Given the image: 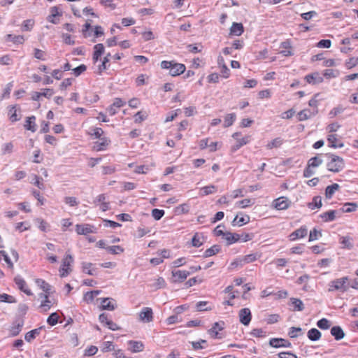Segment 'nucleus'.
Masks as SVG:
<instances>
[{"label": "nucleus", "mask_w": 358, "mask_h": 358, "mask_svg": "<svg viewBox=\"0 0 358 358\" xmlns=\"http://www.w3.org/2000/svg\"><path fill=\"white\" fill-rule=\"evenodd\" d=\"M160 67L163 70H168L169 74L172 77L178 76L185 72V64L178 63L176 60H164L160 63Z\"/></svg>", "instance_id": "obj_1"}, {"label": "nucleus", "mask_w": 358, "mask_h": 358, "mask_svg": "<svg viewBox=\"0 0 358 358\" xmlns=\"http://www.w3.org/2000/svg\"><path fill=\"white\" fill-rule=\"evenodd\" d=\"M326 155L329 158V162L327 164L328 171L338 173L344 169L345 163L342 157L331 153Z\"/></svg>", "instance_id": "obj_2"}, {"label": "nucleus", "mask_w": 358, "mask_h": 358, "mask_svg": "<svg viewBox=\"0 0 358 358\" xmlns=\"http://www.w3.org/2000/svg\"><path fill=\"white\" fill-rule=\"evenodd\" d=\"M349 288V278L345 276L341 278L335 279L329 284V292L339 291L341 292H346Z\"/></svg>", "instance_id": "obj_3"}, {"label": "nucleus", "mask_w": 358, "mask_h": 358, "mask_svg": "<svg viewBox=\"0 0 358 358\" xmlns=\"http://www.w3.org/2000/svg\"><path fill=\"white\" fill-rule=\"evenodd\" d=\"M74 259L71 254L66 253L62 262V265L59 269V276L61 278H66L72 272V264Z\"/></svg>", "instance_id": "obj_4"}, {"label": "nucleus", "mask_w": 358, "mask_h": 358, "mask_svg": "<svg viewBox=\"0 0 358 358\" xmlns=\"http://www.w3.org/2000/svg\"><path fill=\"white\" fill-rule=\"evenodd\" d=\"M239 321L245 326H248L252 319L251 311L248 308H244L240 310L238 313Z\"/></svg>", "instance_id": "obj_5"}, {"label": "nucleus", "mask_w": 358, "mask_h": 358, "mask_svg": "<svg viewBox=\"0 0 358 358\" xmlns=\"http://www.w3.org/2000/svg\"><path fill=\"white\" fill-rule=\"evenodd\" d=\"M290 201L285 196L275 199L273 201V206L279 210H286L289 206Z\"/></svg>", "instance_id": "obj_6"}, {"label": "nucleus", "mask_w": 358, "mask_h": 358, "mask_svg": "<svg viewBox=\"0 0 358 358\" xmlns=\"http://www.w3.org/2000/svg\"><path fill=\"white\" fill-rule=\"evenodd\" d=\"M269 345L271 347L275 348H282V347H284V348H291L292 347V344L289 341L284 339V338H273L270 339Z\"/></svg>", "instance_id": "obj_7"}, {"label": "nucleus", "mask_w": 358, "mask_h": 358, "mask_svg": "<svg viewBox=\"0 0 358 358\" xmlns=\"http://www.w3.org/2000/svg\"><path fill=\"white\" fill-rule=\"evenodd\" d=\"M224 322L223 321L216 322L213 324L212 328L208 330V334L213 338H221L222 337L220 336L218 331H222L224 329Z\"/></svg>", "instance_id": "obj_8"}, {"label": "nucleus", "mask_w": 358, "mask_h": 358, "mask_svg": "<svg viewBox=\"0 0 358 358\" xmlns=\"http://www.w3.org/2000/svg\"><path fill=\"white\" fill-rule=\"evenodd\" d=\"M317 113L318 109H303L298 113L297 118L299 121H304L316 115Z\"/></svg>", "instance_id": "obj_9"}, {"label": "nucleus", "mask_w": 358, "mask_h": 358, "mask_svg": "<svg viewBox=\"0 0 358 358\" xmlns=\"http://www.w3.org/2000/svg\"><path fill=\"white\" fill-rule=\"evenodd\" d=\"M308 233V229L306 226H301L299 229L291 233L289 236V240L294 241L297 239L304 238Z\"/></svg>", "instance_id": "obj_10"}, {"label": "nucleus", "mask_w": 358, "mask_h": 358, "mask_svg": "<svg viewBox=\"0 0 358 358\" xmlns=\"http://www.w3.org/2000/svg\"><path fill=\"white\" fill-rule=\"evenodd\" d=\"M110 140L107 137H103L99 141L94 143L93 149L96 151L106 150L108 145L110 144Z\"/></svg>", "instance_id": "obj_11"}, {"label": "nucleus", "mask_w": 358, "mask_h": 358, "mask_svg": "<svg viewBox=\"0 0 358 358\" xmlns=\"http://www.w3.org/2000/svg\"><path fill=\"white\" fill-rule=\"evenodd\" d=\"M14 282L22 292L29 296L32 294L31 290L27 287L26 281L20 275H16L14 278Z\"/></svg>", "instance_id": "obj_12"}, {"label": "nucleus", "mask_w": 358, "mask_h": 358, "mask_svg": "<svg viewBox=\"0 0 358 358\" xmlns=\"http://www.w3.org/2000/svg\"><path fill=\"white\" fill-rule=\"evenodd\" d=\"M139 317L141 321L144 322H150L153 319V312L152 308L145 307L142 309L139 313Z\"/></svg>", "instance_id": "obj_13"}, {"label": "nucleus", "mask_w": 358, "mask_h": 358, "mask_svg": "<svg viewBox=\"0 0 358 358\" xmlns=\"http://www.w3.org/2000/svg\"><path fill=\"white\" fill-rule=\"evenodd\" d=\"M191 272L182 270H174L172 271V276L175 278V282H183L189 275Z\"/></svg>", "instance_id": "obj_14"}, {"label": "nucleus", "mask_w": 358, "mask_h": 358, "mask_svg": "<svg viewBox=\"0 0 358 358\" xmlns=\"http://www.w3.org/2000/svg\"><path fill=\"white\" fill-rule=\"evenodd\" d=\"M306 81L311 85H317L323 82V78L318 72L308 74L305 76Z\"/></svg>", "instance_id": "obj_15"}, {"label": "nucleus", "mask_w": 358, "mask_h": 358, "mask_svg": "<svg viewBox=\"0 0 358 358\" xmlns=\"http://www.w3.org/2000/svg\"><path fill=\"white\" fill-rule=\"evenodd\" d=\"M62 15V13L59 11V8L57 6H52L50 8V14L47 17V20L57 24L59 23V20L56 19V17Z\"/></svg>", "instance_id": "obj_16"}, {"label": "nucleus", "mask_w": 358, "mask_h": 358, "mask_svg": "<svg viewBox=\"0 0 358 358\" xmlns=\"http://www.w3.org/2000/svg\"><path fill=\"white\" fill-rule=\"evenodd\" d=\"M24 325V321L22 319L16 320L12 324V327L10 329V334L13 336H17L22 330V328Z\"/></svg>", "instance_id": "obj_17"}, {"label": "nucleus", "mask_w": 358, "mask_h": 358, "mask_svg": "<svg viewBox=\"0 0 358 358\" xmlns=\"http://www.w3.org/2000/svg\"><path fill=\"white\" fill-rule=\"evenodd\" d=\"M82 271L83 273L90 275H97V268L94 266V264L90 262H83Z\"/></svg>", "instance_id": "obj_18"}, {"label": "nucleus", "mask_w": 358, "mask_h": 358, "mask_svg": "<svg viewBox=\"0 0 358 358\" xmlns=\"http://www.w3.org/2000/svg\"><path fill=\"white\" fill-rule=\"evenodd\" d=\"M337 211L330 210L320 215V217L324 222H330L336 220Z\"/></svg>", "instance_id": "obj_19"}, {"label": "nucleus", "mask_w": 358, "mask_h": 358, "mask_svg": "<svg viewBox=\"0 0 358 358\" xmlns=\"http://www.w3.org/2000/svg\"><path fill=\"white\" fill-rule=\"evenodd\" d=\"M104 50L105 48L102 43H98L94 46L92 59L94 63L99 61L100 57L103 54Z\"/></svg>", "instance_id": "obj_20"}, {"label": "nucleus", "mask_w": 358, "mask_h": 358, "mask_svg": "<svg viewBox=\"0 0 358 358\" xmlns=\"http://www.w3.org/2000/svg\"><path fill=\"white\" fill-rule=\"evenodd\" d=\"M115 308V300L112 298L101 299V309L113 310Z\"/></svg>", "instance_id": "obj_21"}, {"label": "nucleus", "mask_w": 358, "mask_h": 358, "mask_svg": "<svg viewBox=\"0 0 358 358\" xmlns=\"http://www.w3.org/2000/svg\"><path fill=\"white\" fill-rule=\"evenodd\" d=\"M241 136V133L235 132L234 134H233L232 137L237 141L238 143L240 144L241 147H243L245 145H247L251 141V136L247 135L242 138H240Z\"/></svg>", "instance_id": "obj_22"}, {"label": "nucleus", "mask_w": 358, "mask_h": 358, "mask_svg": "<svg viewBox=\"0 0 358 358\" xmlns=\"http://www.w3.org/2000/svg\"><path fill=\"white\" fill-rule=\"evenodd\" d=\"M128 345L129 350L134 353L141 352L144 349V345L141 341H129Z\"/></svg>", "instance_id": "obj_23"}, {"label": "nucleus", "mask_w": 358, "mask_h": 358, "mask_svg": "<svg viewBox=\"0 0 358 358\" xmlns=\"http://www.w3.org/2000/svg\"><path fill=\"white\" fill-rule=\"evenodd\" d=\"M244 31L243 25L241 23L234 22L230 28V34L239 36Z\"/></svg>", "instance_id": "obj_24"}, {"label": "nucleus", "mask_w": 358, "mask_h": 358, "mask_svg": "<svg viewBox=\"0 0 358 358\" xmlns=\"http://www.w3.org/2000/svg\"><path fill=\"white\" fill-rule=\"evenodd\" d=\"M331 334L336 341H340L345 336V333L340 326H334L331 327Z\"/></svg>", "instance_id": "obj_25"}, {"label": "nucleus", "mask_w": 358, "mask_h": 358, "mask_svg": "<svg viewBox=\"0 0 358 358\" xmlns=\"http://www.w3.org/2000/svg\"><path fill=\"white\" fill-rule=\"evenodd\" d=\"M76 232L80 235H87L88 234L92 233V227L90 224H77L76 226Z\"/></svg>", "instance_id": "obj_26"}, {"label": "nucleus", "mask_w": 358, "mask_h": 358, "mask_svg": "<svg viewBox=\"0 0 358 358\" xmlns=\"http://www.w3.org/2000/svg\"><path fill=\"white\" fill-rule=\"evenodd\" d=\"M24 127L27 130L35 132L36 131V117L34 115L28 117Z\"/></svg>", "instance_id": "obj_27"}, {"label": "nucleus", "mask_w": 358, "mask_h": 358, "mask_svg": "<svg viewBox=\"0 0 358 358\" xmlns=\"http://www.w3.org/2000/svg\"><path fill=\"white\" fill-rule=\"evenodd\" d=\"M224 238L227 242V245H231L234 243L240 241L241 235L236 233L227 232Z\"/></svg>", "instance_id": "obj_28"}, {"label": "nucleus", "mask_w": 358, "mask_h": 358, "mask_svg": "<svg viewBox=\"0 0 358 358\" xmlns=\"http://www.w3.org/2000/svg\"><path fill=\"white\" fill-rule=\"evenodd\" d=\"M280 48L284 49L280 51V54H282L283 56L289 57L293 55V52L291 50L290 43L288 41L282 42L280 44Z\"/></svg>", "instance_id": "obj_29"}, {"label": "nucleus", "mask_w": 358, "mask_h": 358, "mask_svg": "<svg viewBox=\"0 0 358 358\" xmlns=\"http://www.w3.org/2000/svg\"><path fill=\"white\" fill-rule=\"evenodd\" d=\"M321 336V332L316 328L310 329L307 333V336L311 341H317L320 340Z\"/></svg>", "instance_id": "obj_30"}, {"label": "nucleus", "mask_w": 358, "mask_h": 358, "mask_svg": "<svg viewBox=\"0 0 358 358\" xmlns=\"http://www.w3.org/2000/svg\"><path fill=\"white\" fill-rule=\"evenodd\" d=\"M340 188V186L337 183H334L331 185H329L325 189V196L327 199H330L332 198L335 192Z\"/></svg>", "instance_id": "obj_31"}, {"label": "nucleus", "mask_w": 358, "mask_h": 358, "mask_svg": "<svg viewBox=\"0 0 358 358\" xmlns=\"http://www.w3.org/2000/svg\"><path fill=\"white\" fill-rule=\"evenodd\" d=\"M217 187L213 185L203 187L200 189V196H204L213 194L217 191Z\"/></svg>", "instance_id": "obj_32"}, {"label": "nucleus", "mask_w": 358, "mask_h": 358, "mask_svg": "<svg viewBox=\"0 0 358 358\" xmlns=\"http://www.w3.org/2000/svg\"><path fill=\"white\" fill-rule=\"evenodd\" d=\"M290 301L293 306V311H302L304 309V305L303 301L296 298H291Z\"/></svg>", "instance_id": "obj_33"}, {"label": "nucleus", "mask_w": 358, "mask_h": 358, "mask_svg": "<svg viewBox=\"0 0 358 358\" xmlns=\"http://www.w3.org/2000/svg\"><path fill=\"white\" fill-rule=\"evenodd\" d=\"M36 283L41 289H43L45 294H49L51 290V286L49 283H48L45 280L43 279H36Z\"/></svg>", "instance_id": "obj_34"}, {"label": "nucleus", "mask_w": 358, "mask_h": 358, "mask_svg": "<svg viewBox=\"0 0 358 358\" xmlns=\"http://www.w3.org/2000/svg\"><path fill=\"white\" fill-rule=\"evenodd\" d=\"M261 254L255 252L245 255L242 257L244 265L246 264L252 263L260 258Z\"/></svg>", "instance_id": "obj_35"}, {"label": "nucleus", "mask_w": 358, "mask_h": 358, "mask_svg": "<svg viewBox=\"0 0 358 358\" xmlns=\"http://www.w3.org/2000/svg\"><path fill=\"white\" fill-rule=\"evenodd\" d=\"M250 222V217L248 215L242 216L241 217L237 215L234 220L232 221V224L234 226H243L245 224H247Z\"/></svg>", "instance_id": "obj_36"}, {"label": "nucleus", "mask_w": 358, "mask_h": 358, "mask_svg": "<svg viewBox=\"0 0 358 358\" xmlns=\"http://www.w3.org/2000/svg\"><path fill=\"white\" fill-rule=\"evenodd\" d=\"M322 205V198L320 196H315L313 198L312 201L308 203V207L311 210H314L321 208Z\"/></svg>", "instance_id": "obj_37"}, {"label": "nucleus", "mask_w": 358, "mask_h": 358, "mask_svg": "<svg viewBox=\"0 0 358 358\" xmlns=\"http://www.w3.org/2000/svg\"><path fill=\"white\" fill-rule=\"evenodd\" d=\"M220 250L221 248L219 245H214L204 252L203 257L205 258L211 257L217 254Z\"/></svg>", "instance_id": "obj_38"}, {"label": "nucleus", "mask_w": 358, "mask_h": 358, "mask_svg": "<svg viewBox=\"0 0 358 358\" xmlns=\"http://www.w3.org/2000/svg\"><path fill=\"white\" fill-rule=\"evenodd\" d=\"M6 40L7 41H11L15 44H22L24 41V38L23 36L18 35H13V34H7L6 36Z\"/></svg>", "instance_id": "obj_39"}, {"label": "nucleus", "mask_w": 358, "mask_h": 358, "mask_svg": "<svg viewBox=\"0 0 358 358\" xmlns=\"http://www.w3.org/2000/svg\"><path fill=\"white\" fill-rule=\"evenodd\" d=\"M327 140L329 143V146L334 148H341L343 147V143H337L338 139L336 138V135L331 134L328 136Z\"/></svg>", "instance_id": "obj_40"}, {"label": "nucleus", "mask_w": 358, "mask_h": 358, "mask_svg": "<svg viewBox=\"0 0 358 358\" xmlns=\"http://www.w3.org/2000/svg\"><path fill=\"white\" fill-rule=\"evenodd\" d=\"M340 243L342 245V248L351 250L353 248L352 239L349 236H342L340 238Z\"/></svg>", "instance_id": "obj_41"}, {"label": "nucleus", "mask_w": 358, "mask_h": 358, "mask_svg": "<svg viewBox=\"0 0 358 358\" xmlns=\"http://www.w3.org/2000/svg\"><path fill=\"white\" fill-rule=\"evenodd\" d=\"M358 207L357 203L354 202L345 203L343 206L341 208L343 213H352L357 210Z\"/></svg>", "instance_id": "obj_42"}, {"label": "nucleus", "mask_w": 358, "mask_h": 358, "mask_svg": "<svg viewBox=\"0 0 358 358\" xmlns=\"http://www.w3.org/2000/svg\"><path fill=\"white\" fill-rule=\"evenodd\" d=\"M203 238V236L201 234L199 233H195L192 238V245L195 248H199L203 243V241L202 240Z\"/></svg>", "instance_id": "obj_43"}, {"label": "nucleus", "mask_w": 358, "mask_h": 358, "mask_svg": "<svg viewBox=\"0 0 358 358\" xmlns=\"http://www.w3.org/2000/svg\"><path fill=\"white\" fill-rule=\"evenodd\" d=\"M8 117H9V120L12 122H15L20 120V117H18L17 114V110H16L15 106H9Z\"/></svg>", "instance_id": "obj_44"}, {"label": "nucleus", "mask_w": 358, "mask_h": 358, "mask_svg": "<svg viewBox=\"0 0 358 358\" xmlns=\"http://www.w3.org/2000/svg\"><path fill=\"white\" fill-rule=\"evenodd\" d=\"M41 328L34 329L25 334L24 339L27 342H31L41 332Z\"/></svg>", "instance_id": "obj_45"}, {"label": "nucleus", "mask_w": 358, "mask_h": 358, "mask_svg": "<svg viewBox=\"0 0 358 358\" xmlns=\"http://www.w3.org/2000/svg\"><path fill=\"white\" fill-rule=\"evenodd\" d=\"M302 334V329L301 327H292L289 329L288 336L291 338H296Z\"/></svg>", "instance_id": "obj_46"}, {"label": "nucleus", "mask_w": 358, "mask_h": 358, "mask_svg": "<svg viewBox=\"0 0 358 358\" xmlns=\"http://www.w3.org/2000/svg\"><path fill=\"white\" fill-rule=\"evenodd\" d=\"M236 119L235 113L227 114L224 117V127H229L231 126Z\"/></svg>", "instance_id": "obj_47"}, {"label": "nucleus", "mask_w": 358, "mask_h": 358, "mask_svg": "<svg viewBox=\"0 0 358 358\" xmlns=\"http://www.w3.org/2000/svg\"><path fill=\"white\" fill-rule=\"evenodd\" d=\"M323 162V160L317 157V156H315V157H311L308 161V164L309 166L312 167V168H316V167H318L320 165H321Z\"/></svg>", "instance_id": "obj_48"}, {"label": "nucleus", "mask_w": 358, "mask_h": 358, "mask_svg": "<svg viewBox=\"0 0 358 358\" xmlns=\"http://www.w3.org/2000/svg\"><path fill=\"white\" fill-rule=\"evenodd\" d=\"M0 302L13 303H16V299L13 296L3 293L0 294Z\"/></svg>", "instance_id": "obj_49"}, {"label": "nucleus", "mask_w": 358, "mask_h": 358, "mask_svg": "<svg viewBox=\"0 0 358 358\" xmlns=\"http://www.w3.org/2000/svg\"><path fill=\"white\" fill-rule=\"evenodd\" d=\"M41 296L44 297V301H42L40 307L43 311L46 312L50 308V301L49 300L48 294H43Z\"/></svg>", "instance_id": "obj_50"}, {"label": "nucleus", "mask_w": 358, "mask_h": 358, "mask_svg": "<svg viewBox=\"0 0 358 358\" xmlns=\"http://www.w3.org/2000/svg\"><path fill=\"white\" fill-rule=\"evenodd\" d=\"M59 315L55 313H51L47 319V323L50 326H55L58 323Z\"/></svg>", "instance_id": "obj_51"}, {"label": "nucleus", "mask_w": 358, "mask_h": 358, "mask_svg": "<svg viewBox=\"0 0 358 358\" xmlns=\"http://www.w3.org/2000/svg\"><path fill=\"white\" fill-rule=\"evenodd\" d=\"M14 145L12 142L4 143L1 147V151L3 155L10 154L13 151Z\"/></svg>", "instance_id": "obj_52"}, {"label": "nucleus", "mask_w": 358, "mask_h": 358, "mask_svg": "<svg viewBox=\"0 0 358 358\" xmlns=\"http://www.w3.org/2000/svg\"><path fill=\"white\" fill-rule=\"evenodd\" d=\"M317 326L321 329H328L330 326V321L326 318H322L317 322Z\"/></svg>", "instance_id": "obj_53"}, {"label": "nucleus", "mask_w": 358, "mask_h": 358, "mask_svg": "<svg viewBox=\"0 0 358 358\" xmlns=\"http://www.w3.org/2000/svg\"><path fill=\"white\" fill-rule=\"evenodd\" d=\"M111 57L110 53H108L106 57H103L101 64L99 66V72L101 73L102 71L106 70L108 69L107 64L110 62V57Z\"/></svg>", "instance_id": "obj_54"}, {"label": "nucleus", "mask_w": 358, "mask_h": 358, "mask_svg": "<svg viewBox=\"0 0 358 358\" xmlns=\"http://www.w3.org/2000/svg\"><path fill=\"white\" fill-rule=\"evenodd\" d=\"M106 250L113 255H117L124 252V249L120 245H112L106 248Z\"/></svg>", "instance_id": "obj_55"}, {"label": "nucleus", "mask_w": 358, "mask_h": 358, "mask_svg": "<svg viewBox=\"0 0 358 358\" xmlns=\"http://www.w3.org/2000/svg\"><path fill=\"white\" fill-rule=\"evenodd\" d=\"M253 204L254 201L250 199H243L236 203V205L241 208H245L247 207L251 206Z\"/></svg>", "instance_id": "obj_56"}, {"label": "nucleus", "mask_w": 358, "mask_h": 358, "mask_svg": "<svg viewBox=\"0 0 358 358\" xmlns=\"http://www.w3.org/2000/svg\"><path fill=\"white\" fill-rule=\"evenodd\" d=\"M282 141L280 138H276L273 139V141H271V142H269L266 145V148L270 150L273 149L274 148H278L282 145Z\"/></svg>", "instance_id": "obj_57"}, {"label": "nucleus", "mask_w": 358, "mask_h": 358, "mask_svg": "<svg viewBox=\"0 0 358 358\" xmlns=\"http://www.w3.org/2000/svg\"><path fill=\"white\" fill-rule=\"evenodd\" d=\"M320 236H322L321 231H318L316 228H314L310 231L308 241H313L317 240Z\"/></svg>", "instance_id": "obj_58"}, {"label": "nucleus", "mask_w": 358, "mask_h": 358, "mask_svg": "<svg viewBox=\"0 0 358 358\" xmlns=\"http://www.w3.org/2000/svg\"><path fill=\"white\" fill-rule=\"evenodd\" d=\"M165 214L164 210L154 208L152 210V216L155 220H159Z\"/></svg>", "instance_id": "obj_59"}, {"label": "nucleus", "mask_w": 358, "mask_h": 358, "mask_svg": "<svg viewBox=\"0 0 358 358\" xmlns=\"http://www.w3.org/2000/svg\"><path fill=\"white\" fill-rule=\"evenodd\" d=\"M206 343H207V341L206 340L200 339L198 341H193L191 343H192L193 349L196 350L205 348L206 347L203 346V344H206Z\"/></svg>", "instance_id": "obj_60"}, {"label": "nucleus", "mask_w": 358, "mask_h": 358, "mask_svg": "<svg viewBox=\"0 0 358 358\" xmlns=\"http://www.w3.org/2000/svg\"><path fill=\"white\" fill-rule=\"evenodd\" d=\"M34 22L32 20H26L23 22L22 25V31H30L33 28Z\"/></svg>", "instance_id": "obj_61"}, {"label": "nucleus", "mask_w": 358, "mask_h": 358, "mask_svg": "<svg viewBox=\"0 0 358 358\" xmlns=\"http://www.w3.org/2000/svg\"><path fill=\"white\" fill-rule=\"evenodd\" d=\"M331 45V41L329 39H322L317 43V47L320 48H329Z\"/></svg>", "instance_id": "obj_62"}, {"label": "nucleus", "mask_w": 358, "mask_h": 358, "mask_svg": "<svg viewBox=\"0 0 358 358\" xmlns=\"http://www.w3.org/2000/svg\"><path fill=\"white\" fill-rule=\"evenodd\" d=\"M13 59L10 55H6L0 57V64L2 65H11L13 64Z\"/></svg>", "instance_id": "obj_63"}, {"label": "nucleus", "mask_w": 358, "mask_h": 358, "mask_svg": "<svg viewBox=\"0 0 358 358\" xmlns=\"http://www.w3.org/2000/svg\"><path fill=\"white\" fill-rule=\"evenodd\" d=\"M86 69L87 66L85 64H80L73 69V74L75 75V76L78 77L80 75H81V73H83L84 71H85Z\"/></svg>", "instance_id": "obj_64"}]
</instances>
